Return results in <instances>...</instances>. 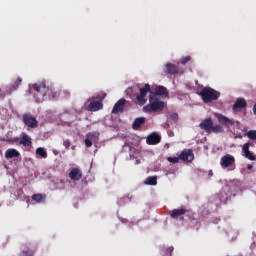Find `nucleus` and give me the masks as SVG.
Wrapping results in <instances>:
<instances>
[{"label": "nucleus", "mask_w": 256, "mask_h": 256, "mask_svg": "<svg viewBox=\"0 0 256 256\" xmlns=\"http://www.w3.org/2000/svg\"><path fill=\"white\" fill-rule=\"evenodd\" d=\"M29 91L34 96L36 103H43L47 97H51V88L45 81L32 84Z\"/></svg>", "instance_id": "f257e3e1"}, {"label": "nucleus", "mask_w": 256, "mask_h": 256, "mask_svg": "<svg viewBox=\"0 0 256 256\" xmlns=\"http://www.w3.org/2000/svg\"><path fill=\"white\" fill-rule=\"evenodd\" d=\"M149 103L150 104L143 107L144 113H158V111L165 109V104L159 101V98H156L153 92L150 94Z\"/></svg>", "instance_id": "f03ea898"}, {"label": "nucleus", "mask_w": 256, "mask_h": 256, "mask_svg": "<svg viewBox=\"0 0 256 256\" xmlns=\"http://www.w3.org/2000/svg\"><path fill=\"white\" fill-rule=\"evenodd\" d=\"M199 95L201 96L203 103H213V101H217L221 97V92L211 87H204Z\"/></svg>", "instance_id": "7ed1b4c3"}, {"label": "nucleus", "mask_w": 256, "mask_h": 256, "mask_svg": "<svg viewBox=\"0 0 256 256\" xmlns=\"http://www.w3.org/2000/svg\"><path fill=\"white\" fill-rule=\"evenodd\" d=\"M153 93L151 91V86L149 84H145L144 87L140 88V94L137 95L136 100H137V104L140 106L145 105V103H147V94Z\"/></svg>", "instance_id": "20e7f679"}, {"label": "nucleus", "mask_w": 256, "mask_h": 256, "mask_svg": "<svg viewBox=\"0 0 256 256\" xmlns=\"http://www.w3.org/2000/svg\"><path fill=\"white\" fill-rule=\"evenodd\" d=\"M22 121L26 127H29L30 129H37L39 127V122L37 121V118L33 116L31 113H25L22 115Z\"/></svg>", "instance_id": "39448f33"}, {"label": "nucleus", "mask_w": 256, "mask_h": 256, "mask_svg": "<svg viewBox=\"0 0 256 256\" xmlns=\"http://www.w3.org/2000/svg\"><path fill=\"white\" fill-rule=\"evenodd\" d=\"M220 165L222 169H229V167H232V169H235V157L231 155H225L220 160Z\"/></svg>", "instance_id": "423d86ee"}, {"label": "nucleus", "mask_w": 256, "mask_h": 256, "mask_svg": "<svg viewBox=\"0 0 256 256\" xmlns=\"http://www.w3.org/2000/svg\"><path fill=\"white\" fill-rule=\"evenodd\" d=\"M249 147H255V144H253L252 142L245 143L242 146V153L246 159H249V161H255V155L249 150Z\"/></svg>", "instance_id": "0eeeda50"}, {"label": "nucleus", "mask_w": 256, "mask_h": 256, "mask_svg": "<svg viewBox=\"0 0 256 256\" xmlns=\"http://www.w3.org/2000/svg\"><path fill=\"white\" fill-rule=\"evenodd\" d=\"M125 103H127V100H125V98H121L120 100H118L114 104L112 114L117 115V113H123V111L125 110Z\"/></svg>", "instance_id": "6e6552de"}, {"label": "nucleus", "mask_w": 256, "mask_h": 256, "mask_svg": "<svg viewBox=\"0 0 256 256\" xmlns=\"http://www.w3.org/2000/svg\"><path fill=\"white\" fill-rule=\"evenodd\" d=\"M179 159L191 163L195 159V154H193V150L191 149H184L179 155Z\"/></svg>", "instance_id": "1a4fd4ad"}, {"label": "nucleus", "mask_w": 256, "mask_h": 256, "mask_svg": "<svg viewBox=\"0 0 256 256\" xmlns=\"http://www.w3.org/2000/svg\"><path fill=\"white\" fill-rule=\"evenodd\" d=\"M68 177L71 181H81L83 179V172L79 168H72Z\"/></svg>", "instance_id": "9d476101"}, {"label": "nucleus", "mask_w": 256, "mask_h": 256, "mask_svg": "<svg viewBox=\"0 0 256 256\" xmlns=\"http://www.w3.org/2000/svg\"><path fill=\"white\" fill-rule=\"evenodd\" d=\"M21 83H23V79L21 77H17L15 80H13L10 87L6 89V95H11L13 91H17Z\"/></svg>", "instance_id": "9b49d317"}, {"label": "nucleus", "mask_w": 256, "mask_h": 256, "mask_svg": "<svg viewBox=\"0 0 256 256\" xmlns=\"http://www.w3.org/2000/svg\"><path fill=\"white\" fill-rule=\"evenodd\" d=\"M200 129L202 131H205V133H211V129L213 127V119L212 118H206L199 124Z\"/></svg>", "instance_id": "f8f14e48"}, {"label": "nucleus", "mask_w": 256, "mask_h": 256, "mask_svg": "<svg viewBox=\"0 0 256 256\" xmlns=\"http://www.w3.org/2000/svg\"><path fill=\"white\" fill-rule=\"evenodd\" d=\"M215 117L216 119H218L221 125H226L227 127L235 125V122L233 120L229 119L227 116H224L223 114L216 113Z\"/></svg>", "instance_id": "ddd939ff"}, {"label": "nucleus", "mask_w": 256, "mask_h": 256, "mask_svg": "<svg viewBox=\"0 0 256 256\" xmlns=\"http://www.w3.org/2000/svg\"><path fill=\"white\" fill-rule=\"evenodd\" d=\"M186 213H189V210L185 208L173 209L169 212V215L172 219H179V217H183Z\"/></svg>", "instance_id": "4468645a"}, {"label": "nucleus", "mask_w": 256, "mask_h": 256, "mask_svg": "<svg viewBox=\"0 0 256 256\" xmlns=\"http://www.w3.org/2000/svg\"><path fill=\"white\" fill-rule=\"evenodd\" d=\"M147 145H157V143H161V136L157 133L150 134L146 139Z\"/></svg>", "instance_id": "2eb2a0df"}, {"label": "nucleus", "mask_w": 256, "mask_h": 256, "mask_svg": "<svg viewBox=\"0 0 256 256\" xmlns=\"http://www.w3.org/2000/svg\"><path fill=\"white\" fill-rule=\"evenodd\" d=\"M164 73H166V75H177L179 68L175 64L168 63L165 66Z\"/></svg>", "instance_id": "dca6fc26"}, {"label": "nucleus", "mask_w": 256, "mask_h": 256, "mask_svg": "<svg viewBox=\"0 0 256 256\" xmlns=\"http://www.w3.org/2000/svg\"><path fill=\"white\" fill-rule=\"evenodd\" d=\"M245 107H247V101L244 98H238L232 109L233 111H241V109H245Z\"/></svg>", "instance_id": "f3484780"}, {"label": "nucleus", "mask_w": 256, "mask_h": 256, "mask_svg": "<svg viewBox=\"0 0 256 256\" xmlns=\"http://www.w3.org/2000/svg\"><path fill=\"white\" fill-rule=\"evenodd\" d=\"M154 97H157V95L159 97H168L169 95V91H167V89L165 88V86H156V88L154 89Z\"/></svg>", "instance_id": "a211bd4d"}, {"label": "nucleus", "mask_w": 256, "mask_h": 256, "mask_svg": "<svg viewBox=\"0 0 256 256\" xmlns=\"http://www.w3.org/2000/svg\"><path fill=\"white\" fill-rule=\"evenodd\" d=\"M15 157H21V153L17 151L15 148H9L5 152L6 159H14Z\"/></svg>", "instance_id": "6ab92c4d"}, {"label": "nucleus", "mask_w": 256, "mask_h": 256, "mask_svg": "<svg viewBox=\"0 0 256 256\" xmlns=\"http://www.w3.org/2000/svg\"><path fill=\"white\" fill-rule=\"evenodd\" d=\"M88 109L90 111H99L101 109H103V103L97 100H94L92 102H90V104L88 105Z\"/></svg>", "instance_id": "aec40b11"}, {"label": "nucleus", "mask_w": 256, "mask_h": 256, "mask_svg": "<svg viewBox=\"0 0 256 256\" xmlns=\"http://www.w3.org/2000/svg\"><path fill=\"white\" fill-rule=\"evenodd\" d=\"M19 143L23 145V147H31V145H33L31 138L25 133H22V138Z\"/></svg>", "instance_id": "412c9836"}, {"label": "nucleus", "mask_w": 256, "mask_h": 256, "mask_svg": "<svg viewBox=\"0 0 256 256\" xmlns=\"http://www.w3.org/2000/svg\"><path fill=\"white\" fill-rule=\"evenodd\" d=\"M146 120L147 119L145 117L136 118L132 124V129H134V131H138V129H141V125H143Z\"/></svg>", "instance_id": "4be33fe9"}, {"label": "nucleus", "mask_w": 256, "mask_h": 256, "mask_svg": "<svg viewBox=\"0 0 256 256\" xmlns=\"http://www.w3.org/2000/svg\"><path fill=\"white\" fill-rule=\"evenodd\" d=\"M93 141H95V134L93 133H88L86 135V139H85V145L86 147H92L93 146Z\"/></svg>", "instance_id": "5701e85b"}, {"label": "nucleus", "mask_w": 256, "mask_h": 256, "mask_svg": "<svg viewBox=\"0 0 256 256\" xmlns=\"http://www.w3.org/2000/svg\"><path fill=\"white\" fill-rule=\"evenodd\" d=\"M45 199H47V195L34 194L32 196V200L35 201L36 203H44Z\"/></svg>", "instance_id": "b1692460"}, {"label": "nucleus", "mask_w": 256, "mask_h": 256, "mask_svg": "<svg viewBox=\"0 0 256 256\" xmlns=\"http://www.w3.org/2000/svg\"><path fill=\"white\" fill-rule=\"evenodd\" d=\"M217 198L219 199L220 203H227V191L223 189L218 195Z\"/></svg>", "instance_id": "393cba45"}, {"label": "nucleus", "mask_w": 256, "mask_h": 256, "mask_svg": "<svg viewBox=\"0 0 256 256\" xmlns=\"http://www.w3.org/2000/svg\"><path fill=\"white\" fill-rule=\"evenodd\" d=\"M223 131H224L223 126L219 124H212L210 133H223Z\"/></svg>", "instance_id": "a878e982"}, {"label": "nucleus", "mask_w": 256, "mask_h": 256, "mask_svg": "<svg viewBox=\"0 0 256 256\" xmlns=\"http://www.w3.org/2000/svg\"><path fill=\"white\" fill-rule=\"evenodd\" d=\"M36 155H39L42 157V159H47V150L45 148H37L36 149Z\"/></svg>", "instance_id": "bb28decb"}, {"label": "nucleus", "mask_w": 256, "mask_h": 256, "mask_svg": "<svg viewBox=\"0 0 256 256\" xmlns=\"http://www.w3.org/2000/svg\"><path fill=\"white\" fill-rule=\"evenodd\" d=\"M145 185H157V176H149L145 180Z\"/></svg>", "instance_id": "cd10ccee"}, {"label": "nucleus", "mask_w": 256, "mask_h": 256, "mask_svg": "<svg viewBox=\"0 0 256 256\" xmlns=\"http://www.w3.org/2000/svg\"><path fill=\"white\" fill-rule=\"evenodd\" d=\"M245 135H247L248 139H251V141H256V130H249Z\"/></svg>", "instance_id": "c85d7f7f"}, {"label": "nucleus", "mask_w": 256, "mask_h": 256, "mask_svg": "<svg viewBox=\"0 0 256 256\" xmlns=\"http://www.w3.org/2000/svg\"><path fill=\"white\" fill-rule=\"evenodd\" d=\"M35 255V251L31 249H27L21 252L20 256H33Z\"/></svg>", "instance_id": "c756f323"}, {"label": "nucleus", "mask_w": 256, "mask_h": 256, "mask_svg": "<svg viewBox=\"0 0 256 256\" xmlns=\"http://www.w3.org/2000/svg\"><path fill=\"white\" fill-rule=\"evenodd\" d=\"M189 61H191V56H186L181 58L180 63L181 65H187V63H189Z\"/></svg>", "instance_id": "7c9ffc66"}, {"label": "nucleus", "mask_w": 256, "mask_h": 256, "mask_svg": "<svg viewBox=\"0 0 256 256\" xmlns=\"http://www.w3.org/2000/svg\"><path fill=\"white\" fill-rule=\"evenodd\" d=\"M179 159H181V158H179V157H168L167 158V161H169V163H178L179 162Z\"/></svg>", "instance_id": "2f4dec72"}, {"label": "nucleus", "mask_w": 256, "mask_h": 256, "mask_svg": "<svg viewBox=\"0 0 256 256\" xmlns=\"http://www.w3.org/2000/svg\"><path fill=\"white\" fill-rule=\"evenodd\" d=\"M169 119H171L172 121H177L179 119V114L171 113L169 114Z\"/></svg>", "instance_id": "473e14b6"}, {"label": "nucleus", "mask_w": 256, "mask_h": 256, "mask_svg": "<svg viewBox=\"0 0 256 256\" xmlns=\"http://www.w3.org/2000/svg\"><path fill=\"white\" fill-rule=\"evenodd\" d=\"M63 145L65 149H69L71 147V141H69V139H66L63 141Z\"/></svg>", "instance_id": "72a5a7b5"}, {"label": "nucleus", "mask_w": 256, "mask_h": 256, "mask_svg": "<svg viewBox=\"0 0 256 256\" xmlns=\"http://www.w3.org/2000/svg\"><path fill=\"white\" fill-rule=\"evenodd\" d=\"M50 95L51 99H57V92H53V90L50 89Z\"/></svg>", "instance_id": "f704fd0d"}, {"label": "nucleus", "mask_w": 256, "mask_h": 256, "mask_svg": "<svg viewBox=\"0 0 256 256\" xmlns=\"http://www.w3.org/2000/svg\"><path fill=\"white\" fill-rule=\"evenodd\" d=\"M247 169H248L249 171H251V169H253V165L248 164V165H247Z\"/></svg>", "instance_id": "c9c22d12"}, {"label": "nucleus", "mask_w": 256, "mask_h": 256, "mask_svg": "<svg viewBox=\"0 0 256 256\" xmlns=\"http://www.w3.org/2000/svg\"><path fill=\"white\" fill-rule=\"evenodd\" d=\"M253 113H254V115H256V103L253 106Z\"/></svg>", "instance_id": "e433bc0d"}, {"label": "nucleus", "mask_w": 256, "mask_h": 256, "mask_svg": "<svg viewBox=\"0 0 256 256\" xmlns=\"http://www.w3.org/2000/svg\"><path fill=\"white\" fill-rule=\"evenodd\" d=\"M168 251H169L170 253H173V247L168 248Z\"/></svg>", "instance_id": "4c0bfd02"}, {"label": "nucleus", "mask_w": 256, "mask_h": 256, "mask_svg": "<svg viewBox=\"0 0 256 256\" xmlns=\"http://www.w3.org/2000/svg\"><path fill=\"white\" fill-rule=\"evenodd\" d=\"M238 137H239V139H242L243 136H238Z\"/></svg>", "instance_id": "58836bf2"}]
</instances>
